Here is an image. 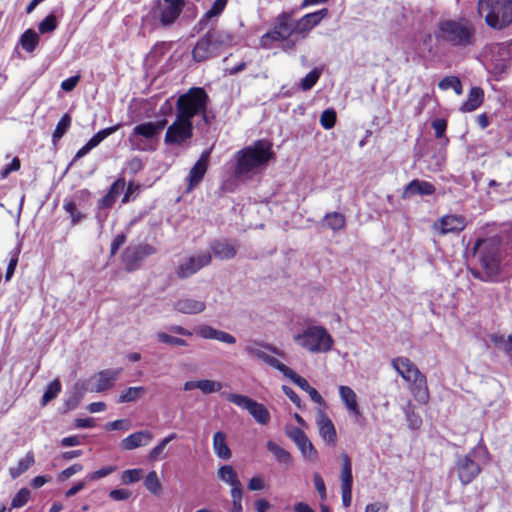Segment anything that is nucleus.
Here are the masks:
<instances>
[{
	"instance_id": "nucleus-1",
	"label": "nucleus",
	"mask_w": 512,
	"mask_h": 512,
	"mask_svg": "<svg viewBox=\"0 0 512 512\" xmlns=\"http://www.w3.org/2000/svg\"><path fill=\"white\" fill-rule=\"evenodd\" d=\"M208 95L203 88H190L176 102V118L167 127L164 143L178 147H188L193 137L192 118L206 115Z\"/></svg>"
},
{
	"instance_id": "nucleus-2",
	"label": "nucleus",
	"mask_w": 512,
	"mask_h": 512,
	"mask_svg": "<svg viewBox=\"0 0 512 512\" xmlns=\"http://www.w3.org/2000/svg\"><path fill=\"white\" fill-rule=\"evenodd\" d=\"M273 157L272 143L265 139L257 140L235 154V175L251 179L261 173Z\"/></svg>"
},
{
	"instance_id": "nucleus-3",
	"label": "nucleus",
	"mask_w": 512,
	"mask_h": 512,
	"mask_svg": "<svg viewBox=\"0 0 512 512\" xmlns=\"http://www.w3.org/2000/svg\"><path fill=\"white\" fill-rule=\"evenodd\" d=\"M438 41L453 47L465 48L475 43V27L464 17L456 19H443L438 22L435 31Z\"/></svg>"
},
{
	"instance_id": "nucleus-4",
	"label": "nucleus",
	"mask_w": 512,
	"mask_h": 512,
	"mask_svg": "<svg viewBox=\"0 0 512 512\" xmlns=\"http://www.w3.org/2000/svg\"><path fill=\"white\" fill-rule=\"evenodd\" d=\"M392 368L409 385V389L415 400L421 404L429 401V389L426 376L408 358L398 356L391 360Z\"/></svg>"
},
{
	"instance_id": "nucleus-5",
	"label": "nucleus",
	"mask_w": 512,
	"mask_h": 512,
	"mask_svg": "<svg viewBox=\"0 0 512 512\" xmlns=\"http://www.w3.org/2000/svg\"><path fill=\"white\" fill-rule=\"evenodd\" d=\"M477 13L487 26L502 30L512 23V0H478Z\"/></svg>"
},
{
	"instance_id": "nucleus-6",
	"label": "nucleus",
	"mask_w": 512,
	"mask_h": 512,
	"mask_svg": "<svg viewBox=\"0 0 512 512\" xmlns=\"http://www.w3.org/2000/svg\"><path fill=\"white\" fill-rule=\"evenodd\" d=\"M490 455L486 447L478 445L466 455H459L455 461V469L460 482L468 485L481 473V464H486Z\"/></svg>"
},
{
	"instance_id": "nucleus-7",
	"label": "nucleus",
	"mask_w": 512,
	"mask_h": 512,
	"mask_svg": "<svg viewBox=\"0 0 512 512\" xmlns=\"http://www.w3.org/2000/svg\"><path fill=\"white\" fill-rule=\"evenodd\" d=\"M290 37L298 40L297 20L293 18V12H282L274 20L273 28L260 38V45L265 49L272 47L274 42L287 41L290 48L295 45L294 41H289Z\"/></svg>"
},
{
	"instance_id": "nucleus-8",
	"label": "nucleus",
	"mask_w": 512,
	"mask_h": 512,
	"mask_svg": "<svg viewBox=\"0 0 512 512\" xmlns=\"http://www.w3.org/2000/svg\"><path fill=\"white\" fill-rule=\"evenodd\" d=\"M293 339L298 346L310 353H327L334 344L331 334L320 325L307 326L302 332L295 334Z\"/></svg>"
},
{
	"instance_id": "nucleus-9",
	"label": "nucleus",
	"mask_w": 512,
	"mask_h": 512,
	"mask_svg": "<svg viewBox=\"0 0 512 512\" xmlns=\"http://www.w3.org/2000/svg\"><path fill=\"white\" fill-rule=\"evenodd\" d=\"M166 125V119L136 125L128 137L130 148L135 151L155 150L159 133Z\"/></svg>"
},
{
	"instance_id": "nucleus-10",
	"label": "nucleus",
	"mask_w": 512,
	"mask_h": 512,
	"mask_svg": "<svg viewBox=\"0 0 512 512\" xmlns=\"http://www.w3.org/2000/svg\"><path fill=\"white\" fill-rule=\"evenodd\" d=\"M226 399L229 402L246 409L257 423L267 425L270 422V413L263 404L258 403L247 396L235 393L227 394Z\"/></svg>"
},
{
	"instance_id": "nucleus-11",
	"label": "nucleus",
	"mask_w": 512,
	"mask_h": 512,
	"mask_svg": "<svg viewBox=\"0 0 512 512\" xmlns=\"http://www.w3.org/2000/svg\"><path fill=\"white\" fill-rule=\"evenodd\" d=\"M268 351L283 356V353L279 349L262 342L251 341L245 346V352L249 356L257 358L279 371L284 364L277 360L275 357L268 354Z\"/></svg>"
},
{
	"instance_id": "nucleus-12",
	"label": "nucleus",
	"mask_w": 512,
	"mask_h": 512,
	"mask_svg": "<svg viewBox=\"0 0 512 512\" xmlns=\"http://www.w3.org/2000/svg\"><path fill=\"white\" fill-rule=\"evenodd\" d=\"M211 260L212 257L209 252H200L183 260L178 265L176 274L181 279L188 278L197 273L201 268L208 266Z\"/></svg>"
},
{
	"instance_id": "nucleus-13",
	"label": "nucleus",
	"mask_w": 512,
	"mask_h": 512,
	"mask_svg": "<svg viewBox=\"0 0 512 512\" xmlns=\"http://www.w3.org/2000/svg\"><path fill=\"white\" fill-rule=\"evenodd\" d=\"M183 6V0H158L154 13L167 26L179 17Z\"/></svg>"
},
{
	"instance_id": "nucleus-14",
	"label": "nucleus",
	"mask_w": 512,
	"mask_h": 512,
	"mask_svg": "<svg viewBox=\"0 0 512 512\" xmlns=\"http://www.w3.org/2000/svg\"><path fill=\"white\" fill-rule=\"evenodd\" d=\"M154 253L155 249L149 244H139L127 247L124 251L123 257L126 269L128 271L135 270L144 258Z\"/></svg>"
},
{
	"instance_id": "nucleus-15",
	"label": "nucleus",
	"mask_w": 512,
	"mask_h": 512,
	"mask_svg": "<svg viewBox=\"0 0 512 512\" xmlns=\"http://www.w3.org/2000/svg\"><path fill=\"white\" fill-rule=\"evenodd\" d=\"M466 219L460 215H444L433 224V230L440 234L459 233L466 227Z\"/></svg>"
},
{
	"instance_id": "nucleus-16",
	"label": "nucleus",
	"mask_w": 512,
	"mask_h": 512,
	"mask_svg": "<svg viewBox=\"0 0 512 512\" xmlns=\"http://www.w3.org/2000/svg\"><path fill=\"white\" fill-rule=\"evenodd\" d=\"M315 422L318 427L319 435L323 441L334 446L337 442L336 429L331 419L322 409L317 410Z\"/></svg>"
},
{
	"instance_id": "nucleus-17",
	"label": "nucleus",
	"mask_w": 512,
	"mask_h": 512,
	"mask_svg": "<svg viewBox=\"0 0 512 512\" xmlns=\"http://www.w3.org/2000/svg\"><path fill=\"white\" fill-rule=\"evenodd\" d=\"M173 309L181 314L196 315L205 311L206 302L201 298L184 296L174 302Z\"/></svg>"
},
{
	"instance_id": "nucleus-18",
	"label": "nucleus",
	"mask_w": 512,
	"mask_h": 512,
	"mask_svg": "<svg viewBox=\"0 0 512 512\" xmlns=\"http://www.w3.org/2000/svg\"><path fill=\"white\" fill-rule=\"evenodd\" d=\"M328 15V9L323 8L313 13H308L297 20L298 38L305 39L308 33Z\"/></svg>"
},
{
	"instance_id": "nucleus-19",
	"label": "nucleus",
	"mask_w": 512,
	"mask_h": 512,
	"mask_svg": "<svg viewBox=\"0 0 512 512\" xmlns=\"http://www.w3.org/2000/svg\"><path fill=\"white\" fill-rule=\"evenodd\" d=\"M209 158H210V150L203 151L201 153L198 161L190 169L188 177H187V180H188L187 191L188 192L193 190L202 181V179L208 169Z\"/></svg>"
},
{
	"instance_id": "nucleus-20",
	"label": "nucleus",
	"mask_w": 512,
	"mask_h": 512,
	"mask_svg": "<svg viewBox=\"0 0 512 512\" xmlns=\"http://www.w3.org/2000/svg\"><path fill=\"white\" fill-rule=\"evenodd\" d=\"M435 186L424 180L414 179L409 182L402 193L403 199H409L415 195H432L435 192Z\"/></svg>"
},
{
	"instance_id": "nucleus-21",
	"label": "nucleus",
	"mask_w": 512,
	"mask_h": 512,
	"mask_svg": "<svg viewBox=\"0 0 512 512\" xmlns=\"http://www.w3.org/2000/svg\"><path fill=\"white\" fill-rule=\"evenodd\" d=\"M122 373L121 368L100 371L96 376V385L91 389L94 392H102L113 387L115 381Z\"/></svg>"
},
{
	"instance_id": "nucleus-22",
	"label": "nucleus",
	"mask_w": 512,
	"mask_h": 512,
	"mask_svg": "<svg viewBox=\"0 0 512 512\" xmlns=\"http://www.w3.org/2000/svg\"><path fill=\"white\" fill-rule=\"evenodd\" d=\"M207 37L218 52L220 49L236 44V37L233 33L225 30L211 29L206 33Z\"/></svg>"
},
{
	"instance_id": "nucleus-23",
	"label": "nucleus",
	"mask_w": 512,
	"mask_h": 512,
	"mask_svg": "<svg viewBox=\"0 0 512 512\" xmlns=\"http://www.w3.org/2000/svg\"><path fill=\"white\" fill-rule=\"evenodd\" d=\"M152 432L148 430H142L135 433L130 434L126 438H124L121 442L122 447L125 450H134L141 446L148 445L153 440Z\"/></svg>"
},
{
	"instance_id": "nucleus-24",
	"label": "nucleus",
	"mask_w": 512,
	"mask_h": 512,
	"mask_svg": "<svg viewBox=\"0 0 512 512\" xmlns=\"http://www.w3.org/2000/svg\"><path fill=\"white\" fill-rule=\"evenodd\" d=\"M215 55H217V51L206 34L197 41L192 50V57L196 62L205 61Z\"/></svg>"
},
{
	"instance_id": "nucleus-25",
	"label": "nucleus",
	"mask_w": 512,
	"mask_h": 512,
	"mask_svg": "<svg viewBox=\"0 0 512 512\" xmlns=\"http://www.w3.org/2000/svg\"><path fill=\"white\" fill-rule=\"evenodd\" d=\"M480 262L489 275L496 274L499 269V255L497 248L491 246L486 251H480Z\"/></svg>"
},
{
	"instance_id": "nucleus-26",
	"label": "nucleus",
	"mask_w": 512,
	"mask_h": 512,
	"mask_svg": "<svg viewBox=\"0 0 512 512\" xmlns=\"http://www.w3.org/2000/svg\"><path fill=\"white\" fill-rule=\"evenodd\" d=\"M339 396L345 405L347 411L353 415H360V409L357 401V395L352 388L345 385L338 387Z\"/></svg>"
},
{
	"instance_id": "nucleus-27",
	"label": "nucleus",
	"mask_w": 512,
	"mask_h": 512,
	"mask_svg": "<svg viewBox=\"0 0 512 512\" xmlns=\"http://www.w3.org/2000/svg\"><path fill=\"white\" fill-rule=\"evenodd\" d=\"M213 450L218 458L228 460L232 456V452L227 445V436L222 431H217L213 435Z\"/></svg>"
},
{
	"instance_id": "nucleus-28",
	"label": "nucleus",
	"mask_w": 512,
	"mask_h": 512,
	"mask_svg": "<svg viewBox=\"0 0 512 512\" xmlns=\"http://www.w3.org/2000/svg\"><path fill=\"white\" fill-rule=\"evenodd\" d=\"M211 250L214 256L221 260L231 259L237 253L236 246L228 241H216L212 243Z\"/></svg>"
},
{
	"instance_id": "nucleus-29",
	"label": "nucleus",
	"mask_w": 512,
	"mask_h": 512,
	"mask_svg": "<svg viewBox=\"0 0 512 512\" xmlns=\"http://www.w3.org/2000/svg\"><path fill=\"white\" fill-rule=\"evenodd\" d=\"M484 93L479 87L470 89L467 100L462 104L461 111L472 112L477 109L483 102Z\"/></svg>"
},
{
	"instance_id": "nucleus-30",
	"label": "nucleus",
	"mask_w": 512,
	"mask_h": 512,
	"mask_svg": "<svg viewBox=\"0 0 512 512\" xmlns=\"http://www.w3.org/2000/svg\"><path fill=\"white\" fill-rule=\"evenodd\" d=\"M218 478L231 488L241 486L236 470L231 465H222L217 470Z\"/></svg>"
},
{
	"instance_id": "nucleus-31",
	"label": "nucleus",
	"mask_w": 512,
	"mask_h": 512,
	"mask_svg": "<svg viewBox=\"0 0 512 512\" xmlns=\"http://www.w3.org/2000/svg\"><path fill=\"white\" fill-rule=\"evenodd\" d=\"M266 446L267 449L273 454L277 462L287 467H289L292 464L291 454L287 450L279 446L277 443L270 440L267 442Z\"/></svg>"
},
{
	"instance_id": "nucleus-32",
	"label": "nucleus",
	"mask_w": 512,
	"mask_h": 512,
	"mask_svg": "<svg viewBox=\"0 0 512 512\" xmlns=\"http://www.w3.org/2000/svg\"><path fill=\"white\" fill-rule=\"evenodd\" d=\"M125 188V181L123 179H118L115 181L109 192L102 198L101 205L102 207H111L118 196L123 192Z\"/></svg>"
},
{
	"instance_id": "nucleus-33",
	"label": "nucleus",
	"mask_w": 512,
	"mask_h": 512,
	"mask_svg": "<svg viewBox=\"0 0 512 512\" xmlns=\"http://www.w3.org/2000/svg\"><path fill=\"white\" fill-rule=\"evenodd\" d=\"M39 41L40 37L33 29H27L19 39L22 48L29 53H32L36 49Z\"/></svg>"
},
{
	"instance_id": "nucleus-34",
	"label": "nucleus",
	"mask_w": 512,
	"mask_h": 512,
	"mask_svg": "<svg viewBox=\"0 0 512 512\" xmlns=\"http://www.w3.org/2000/svg\"><path fill=\"white\" fill-rule=\"evenodd\" d=\"M295 445L300 450L303 458L306 461L315 462L317 460L318 452L307 436L295 443Z\"/></svg>"
},
{
	"instance_id": "nucleus-35",
	"label": "nucleus",
	"mask_w": 512,
	"mask_h": 512,
	"mask_svg": "<svg viewBox=\"0 0 512 512\" xmlns=\"http://www.w3.org/2000/svg\"><path fill=\"white\" fill-rule=\"evenodd\" d=\"M34 455L32 452H28L24 458L20 459L16 466L9 469L10 476L15 479L22 475L34 464Z\"/></svg>"
},
{
	"instance_id": "nucleus-36",
	"label": "nucleus",
	"mask_w": 512,
	"mask_h": 512,
	"mask_svg": "<svg viewBox=\"0 0 512 512\" xmlns=\"http://www.w3.org/2000/svg\"><path fill=\"white\" fill-rule=\"evenodd\" d=\"M86 391L84 383H76L73 386L71 395L67 398L65 406L68 410L75 409L81 402Z\"/></svg>"
},
{
	"instance_id": "nucleus-37",
	"label": "nucleus",
	"mask_w": 512,
	"mask_h": 512,
	"mask_svg": "<svg viewBox=\"0 0 512 512\" xmlns=\"http://www.w3.org/2000/svg\"><path fill=\"white\" fill-rule=\"evenodd\" d=\"M342 469H341V488H352L353 477L351 461L347 454L342 455Z\"/></svg>"
},
{
	"instance_id": "nucleus-38",
	"label": "nucleus",
	"mask_w": 512,
	"mask_h": 512,
	"mask_svg": "<svg viewBox=\"0 0 512 512\" xmlns=\"http://www.w3.org/2000/svg\"><path fill=\"white\" fill-rule=\"evenodd\" d=\"M145 488L153 495H160L162 493V484L156 471H150L144 479Z\"/></svg>"
},
{
	"instance_id": "nucleus-39",
	"label": "nucleus",
	"mask_w": 512,
	"mask_h": 512,
	"mask_svg": "<svg viewBox=\"0 0 512 512\" xmlns=\"http://www.w3.org/2000/svg\"><path fill=\"white\" fill-rule=\"evenodd\" d=\"M146 393L145 387H128L119 396V403L134 402L140 399Z\"/></svg>"
},
{
	"instance_id": "nucleus-40",
	"label": "nucleus",
	"mask_w": 512,
	"mask_h": 512,
	"mask_svg": "<svg viewBox=\"0 0 512 512\" xmlns=\"http://www.w3.org/2000/svg\"><path fill=\"white\" fill-rule=\"evenodd\" d=\"M285 377L289 378L294 384L300 387L302 390L306 391L310 385L308 381L297 374L294 370L286 366L285 364L279 370Z\"/></svg>"
},
{
	"instance_id": "nucleus-41",
	"label": "nucleus",
	"mask_w": 512,
	"mask_h": 512,
	"mask_svg": "<svg viewBox=\"0 0 512 512\" xmlns=\"http://www.w3.org/2000/svg\"><path fill=\"white\" fill-rule=\"evenodd\" d=\"M327 226L333 231L342 230L345 227V216L339 212H330L325 215Z\"/></svg>"
},
{
	"instance_id": "nucleus-42",
	"label": "nucleus",
	"mask_w": 512,
	"mask_h": 512,
	"mask_svg": "<svg viewBox=\"0 0 512 512\" xmlns=\"http://www.w3.org/2000/svg\"><path fill=\"white\" fill-rule=\"evenodd\" d=\"M177 438L175 433H170L165 438H163L154 448L149 452L148 458L150 461H156L161 458V454L165 447L173 440Z\"/></svg>"
},
{
	"instance_id": "nucleus-43",
	"label": "nucleus",
	"mask_w": 512,
	"mask_h": 512,
	"mask_svg": "<svg viewBox=\"0 0 512 512\" xmlns=\"http://www.w3.org/2000/svg\"><path fill=\"white\" fill-rule=\"evenodd\" d=\"M441 90L453 89L457 95L463 93V87L460 79L456 76H446L438 84Z\"/></svg>"
},
{
	"instance_id": "nucleus-44",
	"label": "nucleus",
	"mask_w": 512,
	"mask_h": 512,
	"mask_svg": "<svg viewBox=\"0 0 512 512\" xmlns=\"http://www.w3.org/2000/svg\"><path fill=\"white\" fill-rule=\"evenodd\" d=\"M121 127V124H117L108 128H105L103 130H100L97 132L87 143L88 146L95 148L98 146L105 138H107L109 135L115 133L119 128Z\"/></svg>"
},
{
	"instance_id": "nucleus-45",
	"label": "nucleus",
	"mask_w": 512,
	"mask_h": 512,
	"mask_svg": "<svg viewBox=\"0 0 512 512\" xmlns=\"http://www.w3.org/2000/svg\"><path fill=\"white\" fill-rule=\"evenodd\" d=\"M198 389L203 394H212L220 391L223 388V383L220 381L201 379L198 380Z\"/></svg>"
},
{
	"instance_id": "nucleus-46",
	"label": "nucleus",
	"mask_w": 512,
	"mask_h": 512,
	"mask_svg": "<svg viewBox=\"0 0 512 512\" xmlns=\"http://www.w3.org/2000/svg\"><path fill=\"white\" fill-rule=\"evenodd\" d=\"M70 125H71L70 115L64 114L61 117V119L58 121L56 128L53 132L52 139H53L54 143L63 137V135L69 129Z\"/></svg>"
},
{
	"instance_id": "nucleus-47",
	"label": "nucleus",
	"mask_w": 512,
	"mask_h": 512,
	"mask_svg": "<svg viewBox=\"0 0 512 512\" xmlns=\"http://www.w3.org/2000/svg\"><path fill=\"white\" fill-rule=\"evenodd\" d=\"M143 469L135 468V469H128L121 473V482L124 485H130L134 484L143 477Z\"/></svg>"
},
{
	"instance_id": "nucleus-48",
	"label": "nucleus",
	"mask_w": 512,
	"mask_h": 512,
	"mask_svg": "<svg viewBox=\"0 0 512 512\" xmlns=\"http://www.w3.org/2000/svg\"><path fill=\"white\" fill-rule=\"evenodd\" d=\"M60 391H61L60 381L58 379L53 380L47 386V389L45 390V392L43 394L42 402H41L42 406H45L48 402H50L51 400L56 398L57 395L60 393Z\"/></svg>"
},
{
	"instance_id": "nucleus-49",
	"label": "nucleus",
	"mask_w": 512,
	"mask_h": 512,
	"mask_svg": "<svg viewBox=\"0 0 512 512\" xmlns=\"http://www.w3.org/2000/svg\"><path fill=\"white\" fill-rule=\"evenodd\" d=\"M321 69L314 68L310 71L300 82V87L303 91L310 90L319 80L321 76Z\"/></svg>"
},
{
	"instance_id": "nucleus-50",
	"label": "nucleus",
	"mask_w": 512,
	"mask_h": 512,
	"mask_svg": "<svg viewBox=\"0 0 512 512\" xmlns=\"http://www.w3.org/2000/svg\"><path fill=\"white\" fill-rule=\"evenodd\" d=\"M227 2L228 0H215L212 7L206 12L202 21L218 17L225 9Z\"/></svg>"
},
{
	"instance_id": "nucleus-51",
	"label": "nucleus",
	"mask_w": 512,
	"mask_h": 512,
	"mask_svg": "<svg viewBox=\"0 0 512 512\" xmlns=\"http://www.w3.org/2000/svg\"><path fill=\"white\" fill-rule=\"evenodd\" d=\"M56 28H57V19L53 14L48 15L38 25V29L41 34L53 32Z\"/></svg>"
},
{
	"instance_id": "nucleus-52",
	"label": "nucleus",
	"mask_w": 512,
	"mask_h": 512,
	"mask_svg": "<svg viewBox=\"0 0 512 512\" xmlns=\"http://www.w3.org/2000/svg\"><path fill=\"white\" fill-rule=\"evenodd\" d=\"M29 498H30V491L27 488H22L13 497L12 502H11V507L12 508H21L28 502Z\"/></svg>"
},
{
	"instance_id": "nucleus-53",
	"label": "nucleus",
	"mask_w": 512,
	"mask_h": 512,
	"mask_svg": "<svg viewBox=\"0 0 512 512\" xmlns=\"http://www.w3.org/2000/svg\"><path fill=\"white\" fill-rule=\"evenodd\" d=\"M320 123L325 129L333 128L336 123V112L332 109L324 110L320 117Z\"/></svg>"
},
{
	"instance_id": "nucleus-54",
	"label": "nucleus",
	"mask_w": 512,
	"mask_h": 512,
	"mask_svg": "<svg viewBox=\"0 0 512 512\" xmlns=\"http://www.w3.org/2000/svg\"><path fill=\"white\" fill-rule=\"evenodd\" d=\"M157 339L162 343L173 346H187V342L184 339L171 336L165 332L157 333Z\"/></svg>"
},
{
	"instance_id": "nucleus-55",
	"label": "nucleus",
	"mask_w": 512,
	"mask_h": 512,
	"mask_svg": "<svg viewBox=\"0 0 512 512\" xmlns=\"http://www.w3.org/2000/svg\"><path fill=\"white\" fill-rule=\"evenodd\" d=\"M63 207L69 213L73 224L79 223L84 218V215L77 210L76 204L73 201H66Z\"/></svg>"
},
{
	"instance_id": "nucleus-56",
	"label": "nucleus",
	"mask_w": 512,
	"mask_h": 512,
	"mask_svg": "<svg viewBox=\"0 0 512 512\" xmlns=\"http://www.w3.org/2000/svg\"><path fill=\"white\" fill-rule=\"evenodd\" d=\"M115 470H116L115 466H106L97 471L87 474L85 479L87 481H95V480H98V479H101V478H104V477L110 475Z\"/></svg>"
},
{
	"instance_id": "nucleus-57",
	"label": "nucleus",
	"mask_w": 512,
	"mask_h": 512,
	"mask_svg": "<svg viewBox=\"0 0 512 512\" xmlns=\"http://www.w3.org/2000/svg\"><path fill=\"white\" fill-rule=\"evenodd\" d=\"M18 255H19L18 249H15L14 251H12L10 253V260H9L7 270H6V275H5L6 281H9L15 272V269L18 264Z\"/></svg>"
},
{
	"instance_id": "nucleus-58",
	"label": "nucleus",
	"mask_w": 512,
	"mask_h": 512,
	"mask_svg": "<svg viewBox=\"0 0 512 512\" xmlns=\"http://www.w3.org/2000/svg\"><path fill=\"white\" fill-rule=\"evenodd\" d=\"M493 342L496 345H499L501 349H503L507 354L512 356V336L504 337V336H495L493 337Z\"/></svg>"
},
{
	"instance_id": "nucleus-59",
	"label": "nucleus",
	"mask_w": 512,
	"mask_h": 512,
	"mask_svg": "<svg viewBox=\"0 0 512 512\" xmlns=\"http://www.w3.org/2000/svg\"><path fill=\"white\" fill-rule=\"evenodd\" d=\"M217 329L209 325H201L197 328L196 334L203 339H214L216 340Z\"/></svg>"
},
{
	"instance_id": "nucleus-60",
	"label": "nucleus",
	"mask_w": 512,
	"mask_h": 512,
	"mask_svg": "<svg viewBox=\"0 0 512 512\" xmlns=\"http://www.w3.org/2000/svg\"><path fill=\"white\" fill-rule=\"evenodd\" d=\"M286 435L294 442L302 440L307 435L298 427L287 426L285 429Z\"/></svg>"
},
{
	"instance_id": "nucleus-61",
	"label": "nucleus",
	"mask_w": 512,
	"mask_h": 512,
	"mask_svg": "<svg viewBox=\"0 0 512 512\" xmlns=\"http://www.w3.org/2000/svg\"><path fill=\"white\" fill-rule=\"evenodd\" d=\"M132 492L128 489H113L109 492V497L114 501H124L131 497Z\"/></svg>"
},
{
	"instance_id": "nucleus-62",
	"label": "nucleus",
	"mask_w": 512,
	"mask_h": 512,
	"mask_svg": "<svg viewBox=\"0 0 512 512\" xmlns=\"http://www.w3.org/2000/svg\"><path fill=\"white\" fill-rule=\"evenodd\" d=\"M20 169V160L19 158L17 157H14L12 162L5 166L1 172H0V178L1 179H5L8 177V175L11 173V172H14V171H18Z\"/></svg>"
},
{
	"instance_id": "nucleus-63",
	"label": "nucleus",
	"mask_w": 512,
	"mask_h": 512,
	"mask_svg": "<svg viewBox=\"0 0 512 512\" xmlns=\"http://www.w3.org/2000/svg\"><path fill=\"white\" fill-rule=\"evenodd\" d=\"M313 481H314L315 488H316L317 492L319 493L320 497L322 499H325L326 495H327L326 494V486H325V482H324L323 478L321 477V475L319 473H314Z\"/></svg>"
},
{
	"instance_id": "nucleus-64",
	"label": "nucleus",
	"mask_w": 512,
	"mask_h": 512,
	"mask_svg": "<svg viewBox=\"0 0 512 512\" xmlns=\"http://www.w3.org/2000/svg\"><path fill=\"white\" fill-rule=\"evenodd\" d=\"M265 487L266 483L261 476H255L249 480L248 488L251 491H260L265 489Z\"/></svg>"
}]
</instances>
